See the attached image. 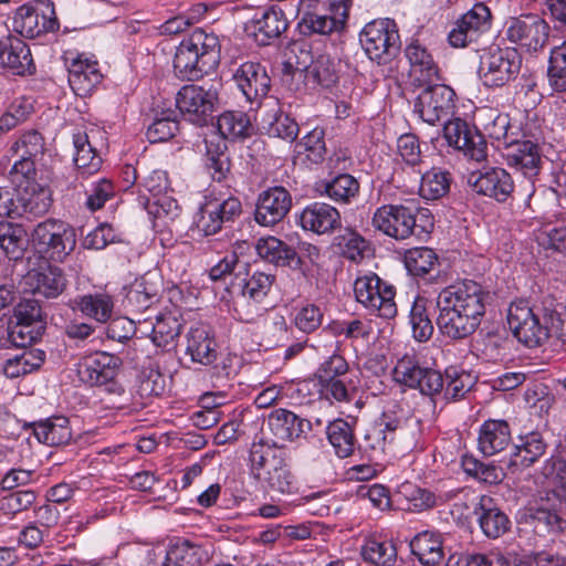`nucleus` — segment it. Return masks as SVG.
I'll return each mask as SVG.
<instances>
[{
    "label": "nucleus",
    "mask_w": 566,
    "mask_h": 566,
    "mask_svg": "<svg viewBox=\"0 0 566 566\" xmlns=\"http://www.w3.org/2000/svg\"><path fill=\"white\" fill-rule=\"evenodd\" d=\"M468 184L471 189L497 202H505L514 191V181L503 168L491 167L470 174Z\"/></svg>",
    "instance_id": "19"
},
{
    "label": "nucleus",
    "mask_w": 566,
    "mask_h": 566,
    "mask_svg": "<svg viewBox=\"0 0 566 566\" xmlns=\"http://www.w3.org/2000/svg\"><path fill=\"white\" fill-rule=\"evenodd\" d=\"M455 92L448 85L434 84L423 88L413 105L415 113L427 124L436 125L453 115Z\"/></svg>",
    "instance_id": "14"
},
{
    "label": "nucleus",
    "mask_w": 566,
    "mask_h": 566,
    "mask_svg": "<svg viewBox=\"0 0 566 566\" xmlns=\"http://www.w3.org/2000/svg\"><path fill=\"white\" fill-rule=\"evenodd\" d=\"M399 406L387 408L379 418L377 426L384 429V433L394 437L398 433L400 439H408V446L412 447L420 433V420L413 416H409Z\"/></svg>",
    "instance_id": "27"
},
{
    "label": "nucleus",
    "mask_w": 566,
    "mask_h": 566,
    "mask_svg": "<svg viewBox=\"0 0 566 566\" xmlns=\"http://www.w3.org/2000/svg\"><path fill=\"white\" fill-rule=\"evenodd\" d=\"M115 196V187L109 179L102 178L92 182L86 190L85 207L94 212L104 207V205Z\"/></svg>",
    "instance_id": "61"
},
{
    "label": "nucleus",
    "mask_w": 566,
    "mask_h": 566,
    "mask_svg": "<svg viewBox=\"0 0 566 566\" xmlns=\"http://www.w3.org/2000/svg\"><path fill=\"white\" fill-rule=\"evenodd\" d=\"M45 360L42 349L23 350L20 355L7 358L2 364V373L8 378H18L39 369Z\"/></svg>",
    "instance_id": "42"
},
{
    "label": "nucleus",
    "mask_w": 566,
    "mask_h": 566,
    "mask_svg": "<svg viewBox=\"0 0 566 566\" xmlns=\"http://www.w3.org/2000/svg\"><path fill=\"white\" fill-rule=\"evenodd\" d=\"M314 0H298L296 7L297 15H301L298 29L304 35L321 34L327 35L340 31L347 20L346 6H329L325 12L314 9Z\"/></svg>",
    "instance_id": "12"
},
{
    "label": "nucleus",
    "mask_w": 566,
    "mask_h": 566,
    "mask_svg": "<svg viewBox=\"0 0 566 566\" xmlns=\"http://www.w3.org/2000/svg\"><path fill=\"white\" fill-rule=\"evenodd\" d=\"M405 55L410 64V73L419 82H429L438 76V65L431 53L418 41L406 46Z\"/></svg>",
    "instance_id": "38"
},
{
    "label": "nucleus",
    "mask_w": 566,
    "mask_h": 566,
    "mask_svg": "<svg viewBox=\"0 0 566 566\" xmlns=\"http://www.w3.org/2000/svg\"><path fill=\"white\" fill-rule=\"evenodd\" d=\"M170 546L172 562L178 563L179 566H201L207 557L201 546L188 541H177Z\"/></svg>",
    "instance_id": "60"
},
{
    "label": "nucleus",
    "mask_w": 566,
    "mask_h": 566,
    "mask_svg": "<svg viewBox=\"0 0 566 566\" xmlns=\"http://www.w3.org/2000/svg\"><path fill=\"white\" fill-rule=\"evenodd\" d=\"M361 556L375 566H396L398 563L396 544L381 536L367 538L361 546Z\"/></svg>",
    "instance_id": "40"
},
{
    "label": "nucleus",
    "mask_w": 566,
    "mask_h": 566,
    "mask_svg": "<svg viewBox=\"0 0 566 566\" xmlns=\"http://www.w3.org/2000/svg\"><path fill=\"white\" fill-rule=\"evenodd\" d=\"M296 50L300 51L301 56H295V62L290 56L286 66L295 67V70L300 72H308L314 80L323 86H329L336 81L334 63L328 56L319 55L313 61L310 51L303 50L298 45H294L291 49V53H295Z\"/></svg>",
    "instance_id": "30"
},
{
    "label": "nucleus",
    "mask_w": 566,
    "mask_h": 566,
    "mask_svg": "<svg viewBox=\"0 0 566 566\" xmlns=\"http://www.w3.org/2000/svg\"><path fill=\"white\" fill-rule=\"evenodd\" d=\"M449 381L444 388V396L449 400H459L472 388L473 377L465 371L458 373L455 369L447 370Z\"/></svg>",
    "instance_id": "63"
},
{
    "label": "nucleus",
    "mask_w": 566,
    "mask_h": 566,
    "mask_svg": "<svg viewBox=\"0 0 566 566\" xmlns=\"http://www.w3.org/2000/svg\"><path fill=\"white\" fill-rule=\"evenodd\" d=\"M12 28L22 36L31 39L55 31L59 28V22L53 3L40 1L33 7H20L13 17Z\"/></svg>",
    "instance_id": "16"
},
{
    "label": "nucleus",
    "mask_w": 566,
    "mask_h": 566,
    "mask_svg": "<svg viewBox=\"0 0 566 566\" xmlns=\"http://www.w3.org/2000/svg\"><path fill=\"white\" fill-rule=\"evenodd\" d=\"M451 176L440 168H432L420 178L418 192L426 200H438L444 197L450 189Z\"/></svg>",
    "instance_id": "47"
},
{
    "label": "nucleus",
    "mask_w": 566,
    "mask_h": 566,
    "mask_svg": "<svg viewBox=\"0 0 566 566\" xmlns=\"http://www.w3.org/2000/svg\"><path fill=\"white\" fill-rule=\"evenodd\" d=\"M122 359L106 352L83 357L77 364L80 380L88 386H105L109 392L120 394L123 388L115 381Z\"/></svg>",
    "instance_id": "11"
},
{
    "label": "nucleus",
    "mask_w": 566,
    "mask_h": 566,
    "mask_svg": "<svg viewBox=\"0 0 566 566\" xmlns=\"http://www.w3.org/2000/svg\"><path fill=\"white\" fill-rule=\"evenodd\" d=\"M261 127L270 137L293 142L298 134V125L289 115L272 111L263 114Z\"/></svg>",
    "instance_id": "44"
},
{
    "label": "nucleus",
    "mask_w": 566,
    "mask_h": 566,
    "mask_svg": "<svg viewBox=\"0 0 566 566\" xmlns=\"http://www.w3.org/2000/svg\"><path fill=\"white\" fill-rule=\"evenodd\" d=\"M412 555L424 566H436L444 558L442 538L439 533L422 531L409 543Z\"/></svg>",
    "instance_id": "37"
},
{
    "label": "nucleus",
    "mask_w": 566,
    "mask_h": 566,
    "mask_svg": "<svg viewBox=\"0 0 566 566\" xmlns=\"http://www.w3.org/2000/svg\"><path fill=\"white\" fill-rule=\"evenodd\" d=\"M297 155H305L312 164H319L325 159L326 146L324 140V130L314 128L301 138L295 145Z\"/></svg>",
    "instance_id": "56"
},
{
    "label": "nucleus",
    "mask_w": 566,
    "mask_h": 566,
    "mask_svg": "<svg viewBox=\"0 0 566 566\" xmlns=\"http://www.w3.org/2000/svg\"><path fill=\"white\" fill-rule=\"evenodd\" d=\"M438 258L433 250L421 247L408 250L405 253V265L413 276L428 274L437 264Z\"/></svg>",
    "instance_id": "57"
},
{
    "label": "nucleus",
    "mask_w": 566,
    "mask_h": 566,
    "mask_svg": "<svg viewBox=\"0 0 566 566\" xmlns=\"http://www.w3.org/2000/svg\"><path fill=\"white\" fill-rule=\"evenodd\" d=\"M216 102L214 91L193 84L182 86L176 97V105L180 113L189 122L200 126L207 123Z\"/></svg>",
    "instance_id": "18"
},
{
    "label": "nucleus",
    "mask_w": 566,
    "mask_h": 566,
    "mask_svg": "<svg viewBox=\"0 0 566 566\" xmlns=\"http://www.w3.org/2000/svg\"><path fill=\"white\" fill-rule=\"evenodd\" d=\"M233 80L251 104L260 105L271 88V78L263 65L255 62L241 64L233 73Z\"/></svg>",
    "instance_id": "21"
},
{
    "label": "nucleus",
    "mask_w": 566,
    "mask_h": 566,
    "mask_svg": "<svg viewBox=\"0 0 566 566\" xmlns=\"http://www.w3.org/2000/svg\"><path fill=\"white\" fill-rule=\"evenodd\" d=\"M74 164L83 177L97 172L102 167V158L92 147L85 133L73 135Z\"/></svg>",
    "instance_id": "43"
},
{
    "label": "nucleus",
    "mask_w": 566,
    "mask_h": 566,
    "mask_svg": "<svg viewBox=\"0 0 566 566\" xmlns=\"http://www.w3.org/2000/svg\"><path fill=\"white\" fill-rule=\"evenodd\" d=\"M296 220L304 231H311L318 235L332 233L342 226L339 211L335 207L319 201L304 207L297 213Z\"/></svg>",
    "instance_id": "22"
},
{
    "label": "nucleus",
    "mask_w": 566,
    "mask_h": 566,
    "mask_svg": "<svg viewBox=\"0 0 566 566\" xmlns=\"http://www.w3.org/2000/svg\"><path fill=\"white\" fill-rule=\"evenodd\" d=\"M359 41L367 56L379 64L389 61L400 46L397 24L388 18L368 22L359 34Z\"/></svg>",
    "instance_id": "8"
},
{
    "label": "nucleus",
    "mask_w": 566,
    "mask_h": 566,
    "mask_svg": "<svg viewBox=\"0 0 566 566\" xmlns=\"http://www.w3.org/2000/svg\"><path fill=\"white\" fill-rule=\"evenodd\" d=\"M323 193L335 202L350 203L358 197L359 182L349 174H340L324 184Z\"/></svg>",
    "instance_id": "51"
},
{
    "label": "nucleus",
    "mask_w": 566,
    "mask_h": 566,
    "mask_svg": "<svg viewBox=\"0 0 566 566\" xmlns=\"http://www.w3.org/2000/svg\"><path fill=\"white\" fill-rule=\"evenodd\" d=\"M44 142L41 134L34 129L22 133L11 145L10 153L17 158L35 159L43 153Z\"/></svg>",
    "instance_id": "59"
},
{
    "label": "nucleus",
    "mask_w": 566,
    "mask_h": 566,
    "mask_svg": "<svg viewBox=\"0 0 566 566\" xmlns=\"http://www.w3.org/2000/svg\"><path fill=\"white\" fill-rule=\"evenodd\" d=\"M422 368L412 357L403 356L394 367L392 377L397 382L415 388L419 385Z\"/></svg>",
    "instance_id": "64"
},
{
    "label": "nucleus",
    "mask_w": 566,
    "mask_h": 566,
    "mask_svg": "<svg viewBox=\"0 0 566 566\" xmlns=\"http://www.w3.org/2000/svg\"><path fill=\"white\" fill-rule=\"evenodd\" d=\"M354 293L357 302L370 313L386 319L397 315L395 289L377 274L369 273L357 277L354 283Z\"/></svg>",
    "instance_id": "9"
},
{
    "label": "nucleus",
    "mask_w": 566,
    "mask_h": 566,
    "mask_svg": "<svg viewBox=\"0 0 566 566\" xmlns=\"http://www.w3.org/2000/svg\"><path fill=\"white\" fill-rule=\"evenodd\" d=\"M51 191L40 184L9 191L0 188V217L27 219L45 214L51 207Z\"/></svg>",
    "instance_id": "4"
},
{
    "label": "nucleus",
    "mask_w": 566,
    "mask_h": 566,
    "mask_svg": "<svg viewBox=\"0 0 566 566\" xmlns=\"http://www.w3.org/2000/svg\"><path fill=\"white\" fill-rule=\"evenodd\" d=\"M34 247L54 261H63L76 245L74 229L61 220L40 222L31 234Z\"/></svg>",
    "instance_id": "7"
},
{
    "label": "nucleus",
    "mask_w": 566,
    "mask_h": 566,
    "mask_svg": "<svg viewBox=\"0 0 566 566\" xmlns=\"http://www.w3.org/2000/svg\"><path fill=\"white\" fill-rule=\"evenodd\" d=\"M507 324L517 340L528 347L541 346L549 337L548 327L541 323L539 316L526 300L510 304Z\"/></svg>",
    "instance_id": "13"
},
{
    "label": "nucleus",
    "mask_w": 566,
    "mask_h": 566,
    "mask_svg": "<svg viewBox=\"0 0 566 566\" xmlns=\"http://www.w3.org/2000/svg\"><path fill=\"white\" fill-rule=\"evenodd\" d=\"M443 136L449 146L462 151L470 159L482 161L486 158L483 136L465 120L459 117L448 120L443 126Z\"/></svg>",
    "instance_id": "17"
},
{
    "label": "nucleus",
    "mask_w": 566,
    "mask_h": 566,
    "mask_svg": "<svg viewBox=\"0 0 566 566\" xmlns=\"http://www.w3.org/2000/svg\"><path fill=\"white\" fill-rule=\"evenodd\" d=\"M490 24L489 8L483 3H478L455 22L448 35L449 43L453 48H464L489 30Z\"/></svg>",
    "instance_id": "20"
},
{
    "label": "nucleus",
    "mask_w": 566,
    "mask_h": 566,
    "mask_svg": "<svg viewBox=\"0 0 566 566\" xmlns=\"http://www.w3.org/2000/svg\"><path fill=\"white\" fill-rule=\"evenodd\" d=\"M511 442L510 426L504 420H488L479 431V450L486 457L503 451Z\"/></svg>",
    "instance_id": "35"
},
{
    "label": "nucleus",
    "mask_w": 566,
    "mask_h": 566,
    "mask_svg": "<svg viewBox=\"0 0 566 566\" xmlns=\"http://www.w3.org/2000/svg\"><path fill=\"white\" fill-rule=\"evenodd\" d=\"M291 206L292 199L285 188H270L259 196L254 219L261 226H273L286 216Z\"/></svg>",
    "instance_id": "24"
},
{
    "label": "nucleus",
    "mask_w": 566,
    "mask_h": 566,
    "mask_svg": "<svg viewBox=\"0 0 566 566\" xmlns=\"http://www.w3.org/2000/svg\"><path fill=\"white\" fill-rule=\"evenodd\" d=\"M205 144L206 168L213 180L222 181L230 170L229 157L226 154V143L217 138V142L214 139H206Z\"/></svg>",
    "instance_id": "48"
},
{
    "label": "nucleus",
    "mask_w": 566,
    "mask_h": 566,
    "mask_svg": "<svg viewBox=\"0 0 566 566\" xmlns=\"http://www.w3.org/2000/svg\"><path fill=\"white\" fill-rule=\"evenodd\" d=\"M25 283L30 286L33 294L54 298L63 292L65 277L60 268L48 266L30 271L25 277Z\"/></svg>",
    "instance_id": "34"
},
{
    "label": "nucleus",
    "mask_w": 566,
    "mask_h": 566,
    "mask_svg": "<svg viewBox=\"0 0 566 566\" xmlns=\"http://www.w3.org/2000/svg\"><path fill=\"white\" fill-rule=\"evenodd\" d=\"M33 432L39 442L48 446H64L72 439L70 421L63 416L49 418L35 423Z\"/></svg>",
    "instance_id": "39"
},
{
    "label": "nucleus",
    "mask_w": 566,
    "mask_h": 566,
    "mask_svg": "<svg viewBox=\"0 0 566 566\" xmlns=\"http://www.w3.org/2000/svg\"><path fill=\"white\" fill-rule=\"evenodd\" d=\"M484 535L497 538L510 528V520L495 501L488 495H482L473 511Z\"/></svg>",
    "instance_id": "32"
},
{
    "label": "nucleus",
    "mask_w": 566,
    "mask_h": 566,
    "mask_svg": "<svg viewBox=\"0 0 566 566\" xmlns=\"http://www.w3.org/2000/svg\"><path fill=\"white\" fill-rule=\"evenodd\" d=\"M373 227L396 240L415 234L416 208L406 205H384L377 208L371 219Z\"/></svg>",
    "instance_id": "15"
},
{
    "label": "nucleus",
    "mask_w": 566,
    "mask_h": 566,
    "mask_svg": "<svg viewBox=\"0 0 566 566\" xmlns=\"http://www.w3.org/2000/svg\"><path fill=\"white\" fill-rule=\"evenodd\" d=\"M489 292L471 280L449 285L437 296V325L451 339H463L480 326Z\"/></svg>",
    "instance_id": "1"
},
{
    "label": "nucleus",
    "mask_w": 566,
    "mask_h": 566,
    "mask_svg": "<svg viewBox=\"0 0 566 566\" xmlns=\"http://www.w3.org/2000/svg\"><path fill=\"white\" fill-rule=\"evenodd\" d=\"M122 234L108 223H101L83 240L86 249L102 250L108 244L120 242Z\"/></svg>",
    "instance_id": "62"
},
{
    "label": "nucleus",
    "mask_w": 566,
    "mask_h": 566,
    "mask_svg": "<svg viewBox=\"0 0 566 566\" xmlns=\"http://www.w3.org/2000/svg\"><path fill=\"white\" fill-rule=\"evenodd\" d=\"M398 494L407 502V510L421 512L436 504L432 492L421 489L411 482H403L398 486Z\"/></svg>",
    "instance_id": "58"
},
{
    "label": "nucleus",
    "mask_w": 566,
    "mask_h": 566,
    "mask_svg": "<svg viewBox=\"0 0 566 566\" xmlns=\"http://www.w3.org/2000/svg\"><path fill=\"white\" fill-rule=\"evenodd\" d=\"M249 470L252 478L272 491L290 494L296 490L285 453L276 442H253L249 452Z\"/></svg>",
    "instance_id": "3"
},
{
    "label": "nucleus",
    "mask_w": 566,
    "mask_h": 566,
    "mask_svg": "<svg viewBox=\"0 0 566 566\" xmlns=\"http://www.w3.org/2000/svg\"><path fill=\"white\" fill-rule=\"evenodd\" d=\"M255 250L263 260L281 266L290 265L296 256L293 248L275 237L259 239Z\"/></svg>",
    "instance_id": "46"
},
{
    "label": "nucleus",
    "mask_w": 566,
    "mask_h": 566,
    "mask_svg": "<svg viewBox=\"0 0 566 566\" xmlns=\"http://www.w3.org/2000/svg\"><path fill=\"white\" fill-rule=\"evenodd\" d=\"M506 159L511 167L518 170L532 184L543 164L538 145L531 140H518L511 144Z\"/></svg>",
    "instance_id": "28"
},
{
    "label": "nucleus",
    "mask_w": 566,
    "mask_h": 566,
    "mask_svg": "<svg viewBox=\"0 0 566 566\" xmlns=\"http://www.w3.org/2000/svg\"><path fill=\"white\" fill-rule=\"evenodd\" d=\"M329 443L339 458L349 457L355 447V438L349 423L343 419L332 421L326 428Z\"/></svg>",
    "instance_id": "50"
},
{
    "label": "nucleus",
    "mask_w": 566,
    "mask_h": 566,
    "mask_svg": "<svg viewBox=\"0 0 566 566\" xmlns=\"http://www.w3.org/2000/svg\"><path fill=\"white\" fill-rule=\"evenodd\" d=\"M74 302L84 316L98 323H106L112 318L114 300L113 296L107 293L98 292L85 294L77 297Z\"/></svg>",
    "instance_id": "41"
},
{
    "label": "nucleus",
    "mask_w": 566,
    "mask_h": 566,
    "mask_svg": "<svg viewBox=\"0 0 566 566\" xmlns=\"http://www.w3.org/2000/svg\"><path fill=\"white\" fill-rule=\"evenodd\" d=\"M521 69V57L514 49L489 48L480 54L478 76L486 87H502L514 80Z\"/></svg>",
    "instance_id": "6"
},
{
    "label": "nucleus",
    "mask_w": 566,
    "mask_h": 566,
    "mask_svg": "<svg viewBox=\"0 0 566 566\" xmlns=\"http://www.w3.org/2000/svg\"><path fill=\"white\" fill-rule=\"evenodd\" d=\"M217 128L223 139H237L249 135L251 123L243 112L229 111L218 117Z\"/></svg>",
    "instance_id": "53"
},
{
    "label": "nucleus",
    "mask_w": 566,
    "mask_h": 566,
    "mask_svg": "<svg viewBox=\"0 0 566 566\" xmlns=\"http://www.w3.org/2000/svg\"><path fill=\"white\" fill-rule=\"evenodd\" d=\"M252 29L256 41L265 45L287 29V19L281 8L271 6L254 15Z\"/></svg>",
    "instance_id": "33"
},
{
    "label": "nucleus",
    "mask_w": 566,
    "mask_h": 566,
    "mask_svg": "<svg viewBox=\"0 0 566 566\" xmlns=\"http://www.w3.org/2000/svg\"><path fill=\"white\" fill-rule=\"evenodd\" d=\"M268 427L279 442L295 441L305 436L311 429V422L287 409H275L268 418Z\"/></svg>",
    "instance_id": "26"
},
{
    "label": "nucleus",
    "mask_w": 566,
    "mask_h": 566,
    "mask_svg": "<svg viewBox=\"0 0 566 566\" xmlns=\"http://www.w3.org/2000/svg\"><path fill=\"white\" fill-rule=\"evenodd\" d=\"M27 232L22 226L8 221H0V248L8 258L18 260L22 258L27 245Z\"/></svg>",
    "instance_id": "49"
},
{
    "label": "nucleus",
    "mask_w": 566,
    "mask_h": 566,
    "mask_svg": "<svg viewBox=\"0 0 566 566\" xmlns=\"http://www.w3.org/2000/svg\"><path fill=\"white\" fill-rule=\"evenodd\" d=\"M548 23L537 14H521L505 20L503 35L506 41L527 53L542 51L549 39Z\"/></svg>",
    "instance_id": "5"
},
{
    "label": "nucleus",
    "mask_w": 566,
    "mask_h": 566,
    "mask_svg": "<svg viewBox=\"0 0 566 566\" xmlns=\"http://www.w3.org/2000/svg\"><path fill=\"white\" fill-rule=\"evenodd\" d=\"M180 329L181 323L171 313L157 315L155 322L149 318L139 322V333L142 336H150L153 343L161 348L174 345L180 334Z\"/></svg>",
    "instance_id": "31"
},
{
    "label": "nucleus",
    "mask_w": 566,
    "mask_h": 566,
    "mask_svg": "<svg viewBox=\"0 0 566 566\" xmlns=\"http://www.w3.org/2000/svg\"><path fill=\"white\" fill-rule=\"evenodd\" d=\"M219 61L218 36L197 29L177 46L174 56V71L180 80L195 81L213 71Z\"/></svg>",
    "instance_id": "2"
},
{
    "label": "nucleus",
    "mask_w": 566,
    "mask_h": 566,
    "mask_svg": "<svg viewBox=\"0 0 566 566\" xmlns=\"http://www.w3.org/2000/svg\"><path fill=\"white\" fill-rule=\"evenodd\" d=\"M429 301L423 296H417L412 303L409 323L412 336L418 342H427L433 334V325L428 313Z\"/></svg>",
    "instance_id": "52"
},
{
    "label": "nucleus",
    "mask_w": 566,
    "mask_h": 566,
    "mask_svg": "<svg viewBox=\"0 0 566 566\" xmlns=\"http://www.w3.org/2000/svg\"><path fill=\"white\" fill-rule=\"evenodd\" d=\"M159 285L151 275H145L134 283L127 293L128 304L136 311L148 310L158 301Z\"/></svg>",
    "instance_id": "45"
},
{
    "label": "nucleus",
    "mask_w": 566,
    "mask_h": 566,
    "mask_svg": "<svg viewBox=\"0 0 566 566\" xmlns=\"http://www.w3.org/2000/svg\"><path fill=\"white\" fill-rule=\"evenodd\" d=\"M547 443L538 431L521 434L514 444L510 463L513 467L528 468L535 463L546 451Z\"/></svg>",
    "instance_id": "36"
},
{
    "label": "nucleus",
    "mask_w": 566,
    "mask_h": 566,
    "mask_svg": "<svg viewBox=\"0 0 566 566\" xmlns=\"http://www.w3.org/2000/svg\"><path fill=\"white\" fill-rule=\"evenodd\" d=\"M370 331V324L358 318L334 319L324 327V332L329 335L349 340L366 339L369 337Z\"/></svg>",
    "instance_id": "54"
},
{
    "label": "nucleus",
    "mask_w": 566,
    "mask_h": 566,
    "mask_svg": "<svg viewBox=\"0 0 566 566\" xmlns=\"http://www.w3.org/2000/svg\"><path fill=\"white\" fill-rule=\"evenodd\" d=\"M0 66L21 76L35 71L29 45L15 35L0 39Z\"/></svg>",
    "instance_id": "23"
},
{
    "label": "nucleus",
    "mask_w": 566,
    "mask_h": 566,
    "mask_svg": "<svg viewBox=\"0 0 566 566\" xmlns=\"http://www.w3.org/2000/svg\"><path fill=\"white\" fill-rule=\"evenodd\" d=\"M186 355L192 363L203 366L211 365L217 359V343L210 328L199 324L190 327L186 334Z\"/></svg>",
    "instance_id": "29"
},
{
    "label": "nucleus",
    "mask_w": 566,
    "mask_h": 566,
    "mask_svg": "<svg viewBox=\"0 0 566 566\" xmlns=\"http://www.w3.org/2000/svg\"><path fill=\"white\" fill-rule=\"evenodd\" d=\"M103 75L98 62L84 53L77 54L69 63V83L78 96L90 94L101 83Z\"/></svg>",
    "instance_id": "25"
},
{
    "label": "nucleus",
    "mask_w": 566,
    "mask_h": 566,
    "mask_svg": "<svg viewBox=\"0 0 566 566\" xmlns=\"http://www.w3.org/2000/svg\"><path fill=\"white\" fill-rule=\"evenodd\" d=\"M547 77L554 92H566V41L551 50Z\"/></svg>",
    "instance_id": "55"
},
{
    "label": "nucleus",
    "mask_w": 566,
    "mask_h": 566,
    "mask_svg": "<svg viewBox=\"0 0 566 566\" xmlns=\"http://www.w3.org/2000/svg\"><path fill=\"white\" fill-rule=\"evenodd\" d=\"M274 274L255 270L247 273L241 285V294L234 303V312L238 319L251 323L259 317L264 310L261 304L269 295L274 284Z\"/></svg>",
    "instance_id": "10"
}]
</instances>
